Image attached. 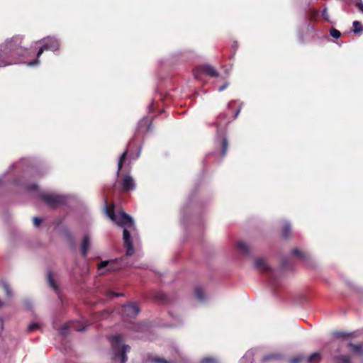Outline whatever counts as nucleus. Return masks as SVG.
Instances as JSON below:
<instances>
[{
	"mask_svg": "<svg viewBox=\"0 0 363 363\" xmlns=\"http://www.w3.org/2000/svg\"><path fill=\"white\" fill-rule=\"evenodd\" d=\"M353 32L354 33H358L363 30V26L357 21L353 22Z\"/></svg>",
	"mask_w": 363,
	"mask_h": 363,
	"instance_id": "nucleus-16",
	"label": "nucleus"
},
{
	"mask_svg": "<svg viewBox=\"0 0 363 363\" xmlns=\"http://www.w3.org/2000/svg\"><path fill=\"white\" fill-rule=\"evenodd\" d=\"M330 35L335 38H338L341 35V33L339 30H337L335 28H333L330 30Z\"/></svg>",
	"mask_w": 363,
	"mask_h": 363,
	"instance_id": "nucleus-21",
	"label": "nucleus"
},
{
	"mask_svg": "<svg viewBox=\"0 0 363 363\" xmlns=\"http://www.w3.org/2000/svg\"><path fill=\"white\" fill-rule=\"evenodd\" d=\"M59 46L60 43L56 39L51 38H47L43 39V47L39 49L37 53V57L38 58L45 50H50L55 51L59 48Z\"/></svg>",
	"mask_w": 363,
	"mask_h": 363,
	"instance_id": "nucleus-7",
	"label": "nucleus"
},
{
	"mask_svg": "<svg viewBox=\"0 0 363 363\" xmlns=\"http://www.w3.org/2000/svg\"><path fill=\"white\" fill-rule=\"evenodd\" d=\"M212 360H213V359H211V358H205V359H203V363H208V362H211Z\"/></svg>",
	"mask_w": 363,
	"mask_h": 363,
	"instance_id": "nucleus-37",
	"label": "nucleus"
},
{
	"mask_svg": "<svg viewBox=\"0 0 363 363\" xmlns=\"http://www.w3.org/2000/svg\"><path fill=\"white\" fill-rule=\"evenodd\" d=\"M38 62H39L38 59H37V60H35V61H33V62H28V65H29V66H33V65H38Z\"/></svg>",
	"mask_w": 363,
	"mask_h": 363,
	"instance_id": "nucleus-33",
	"label": "nucleus"
},
{
	"mask_svg": "<svg viewBox=\"0 0 363 363\" xmlns=\"http://www.w3.org/2000/svg\"><path fill=\"white\" fill-rule=\"evenodd\" d=\"M140 311L138 306L133 303H130L123 306L122 313L124 315L134 318L135 317Z\"/></svg>",
	"mask_w": 363,
	"mask_h": 363,
	"instance_id": "nucleus-8",
	"label": "nucleus"
},
{
	"mask_svg": "<svg viewBox=\"0 0 363 363\" xmlns=\"http://www.w3.org/2000/svg\"><path fill=\"white\" fill-rule=\"evenodd\" d=\"M122 338L121 335H114L111 338V344L113 352L114 360L119 359L121 363L127 361L126 353L129 351L130 347L127 345H121Z\"/></svg>",
	"mask_w": 363,
	"mask_h": 363,
	"instance_id": "nucleus-2",
	"label": "nucleus"
},
{
	"mask_svg": "<svg viewBox=\"0 0 363 363\" xmlns=\"http://www.w3.org/2000/svg\"><path fill=\"white\" fill-rule=\"evenodd\" d=\"M349 347L356 354H362L363 353V347L361 345L349 344Z\"/></svg>",
	"mask_w": 363,
	"mask_h": 363,
	"instance_id": "nucleus-14",
	"label": "nucleus"
},
{
	"mask_svg": "<svg viewBox=\"0 0 363 363\" xmlns=\"http://www.w3.org/2000/svg\"><path fill=\"white\" fill-rule=\"evenodd\" d=\"M233 102H230L228 104V107H230L232 105Z\"/></svg>",
	"mask_w": 363,
	"mask_h": 363,
	"instance_id": "nucleus-43",
	"label": "nucleus"
},
{
	"mask_svg": "<svg viewBox=\"0 0 363 363\" xmlns=\"http://www.w3.org/2000/svg\"><path fill=\"white\" fill-rule=\"evenodd\" d=\"M122 267L121 261L119 259L102 261L98 264V270L100 274L106 272H113L121 269Z\"/></svg>",
	"mask_w": 363,
	"mask_h": 363,
	"instance_id": "nucleus-3",
	"label": "nucleus"
},
{
	"mask_svg": "<svg viewBox=\"0 0 363 363\" xmlns=\"http://www.w3.org/2000/svg\"><path fill=\"white\" fill-rule=\"evenodd\" d=\"M255 268L260 272H265L269 269L267 263L262 258H257L255 260Z\"/></svg>",
	"mask_w": 363,
	"mask_h": 363,
	"instance_id": "nucleus-11",
	"label": "nucleus"
},
{
	"mask_svg": "<svg viewBox=\"0 0 363 363\" xmlns=\"http://www.w3.org/2000/svg\"><path fill=\"white\" fill-rule=\"evenodd\" d=\"M21 38L20 37H14L10 41L6 42V43L0 46V60L4 57L11 53L12 50L16 48V45L21 44Z\"/></svg>",
	"mask_w": 363,
	"mask_h": 363,
	"instance_id": "nucleus-6",
	"label": "nucleus"
},
{
	"mask_svg": "<svg viewBox=\"0 0 363 363\" xmlns=\"http://www.w3.org/2000/svg\"><path fill=\"white\" fill-rule=\"evenodd\" d=\"M69 328H72L77 331H82L85 329L84 327H83L81 323L77 322V321H72L69 322L63 325V327L61 328V334L62 335H65L67 333V330Z\"/></svg>",
	"mask_w": 363,
	"mask_h": 363,
	"instance_id": "nucleus-9",
	"label": "nucleus"
},
{
	"mask_svg": "<svg viewBox=\"0 0 363 363\" xmlns=\"http://www.w3.org/2000/svg\"><path fill=\"white\" fill-rule=\"evenodd\" d=\"M37 328H38V324L32 323V324L29 325L28 330L32 331V330H34L35 329H36Z\"/></svg>",
	"mask_w": 363,
	"mask_h": 363,
	"instance_id": "nucleus-29",
	"label": "nucleus"
},
{
	"mask_svg": "<svg viewBox=\"0 0 363 363\" xmlns=\"http://www.w3.org/2000/svg\"><path fill=\"white\" fill-rule=\"evenodd\" d=\"M33 222H34L35 226L38 227V226H39V225L41 223V219L35 217L33 218Z\"/></svg>",
	"mask_w": 363,
	"mask_h": 363,
	"instance_id": "nucleus-28",
	"label": "nucleus"
},
{
	"mask_svg": "<svg viewBox=\"0 0 363 363\" xmlns=\"http://www.w3.org/2000/svg\"><path fill=\"white\" fill-rule=\"evenodd\" d=\"M195 294H196V296L198 299H199V300H203V291L201 289H197L196 290Z\"/></svg>",
	"mask_w": 363,
	"mask_h": 363,
	"instance_id": "nucleus-22",
	"label": "nucleus"
},
{
	"mask_svg": "<svg viewBox=\"0 0 363 363\" xmlns=\"http://www.w3.org/2000/svg\"><path fill=\"white\" fill-rule=\"evenodd\" d=\"M301 361L300 358H294L291 359V363H298Z\"/></svg>",
	"mask_w": 363,
	"mask_h": 363,
	"instance_id": "nucleus-36",
	"label": "nucleus"
},
{
	"mask_svg": "<svg viewBox=\"0 0 363 363\" xmlns=\"http://www.w3.org/2000/svg\"><path fill=\"white\" fill-rule=\"evenodd\" d=\"M0 290L4 291L7 298L11 297V291L9 286L5 282H0Z\"/></svg>",
	"mask_w": 363,
	"mask_h": 363,
	"instance_id": "nucleus-13",
	"label": "nucleus"
},
{
	"mask_svg": "<svg viewBox=\"0 0 363 363\" xmlns=\"http://www.w3.org/2000/svg\"><path fill=\"white\" fill-rule=\"evenodd\" d=\"M122 188L125 191L133 190L135 188V184L133 179L130 176H125L122 181Z\"/></svg>",
	"mask_w": 363,
	"mask_h": 363,
	"instance_id": "nucleus-10",
	"label": "nucleus"
},
{
	"mask_svg": "<svg viewBox=\"0 0 363 363\" xmlns=\"http://www.w3.org/2000/svg\"><path fill=\"white\" fill-rule=\"evenodd\" d=\"M275 357H277V356H276V355H274V354L267 355V356H265V357H264V361H267V360H269V359H273V358H275Z\"/></svg>",
	"mask_w": 363,
	"mask_h": 363,
	"instance_id": "nucleus-31",
	"label": "nucleus"
},
{
	"mask_svg": "<svg viewBox=\"0 0 363 363\" xmlns=\"http://www.w3.org/2000/svg\"><path fill=\"white\" fill-rule=\"evenodd\" d=\"M203 74L211 77L218 76L217 71L212 66L208 65H202L194 69V76L196 79H200Z\"/></svg>",
	"mask_w": 363,
	"mask_h": 363,
	"instance_id": "nucleus-5",
	"label": "nucleus"
},
{
	"mask_svg": "<svg viewBox=\"0 0 363 363\" xmlns=\"http://www.w3.org/2000/svg\"><path fill=\"white\" fill-rule=\"evenodd\" d=\"M320 359V354L318 352H315L312 354L308 358V363H315L318 362Z\"/></svg>",
	"mask_w": 363,
	"mask_h": 363,
	"instance_id": "nucleus-15",
	"label": "nucleus"
},
{
	"mask_svg": "<svg viewBox=\"0 0 363 363\" xmlns=\"http://www.w3.org/2000/svg\"><path fill=\"white\" fill-rule=\"evenodd\" d=\"M322 16L325 19V20H328V11H327V9H325L323 12H322Z\"/></svg>",
	"mask_w": 363,
	"mask_h": 363,
	"instance_id": "nucleus-30",
	"label": "nucleus"
},
{
	"mask_svg": "<svg viewBox=\"0 0 363 363\" xmlns=\"http://www.w3.org/2000/svg\"><path fill=\"white\" fill-rule=\"evenodd\" d=\"M340 363H350V359L347 356H342L338 359Z\"/></svg>",
	"mask_w": 363,
	"mask_h": 363,
	"instance_id": "nucleus-23",
	"label": "nucleus"
},
{
	"mask_svg": "<svg viewBox=\"0 0 363 363\" xmlns=\"http://www.w3.org/2000/svg\"><path fill=\"white\" fill-rule=\"evenodd\" d=\"M37 186L35 185H33L32 186H30L29 189H35Z\"/></svg>",
	"mask_w": 363,
	"mask_h": 363,
	"instance_id": "nucleus-41",
	"label": "nucleus"
},
{
	"mask_svg": "<svg viewBox=\"0 0 363 363\" xmlns=\"http://www.w3.org/2000/svg\"><path fill=\"white\" fill-rule=\"evenodd\" d=\"M12 63H13V62H4V60H2V65H11V64H12Z\"/></svg>",
	"mask_w": 363,
	"mask_h": 363,
	"instance_id": "nucleus-39",
	"label": "nucleus"
},
{
	"mask_svg": "<svg viewBox=\"0 0 363 363\" xmlns=\"http://www.w3.org/2000/svg\"><path fill=\"white\" fill-rule=\"evenodd\" d=\"M90 246V239L88 235H85L82 243V253L85 256Z\"/></svg>",
	"mask_w": 363,
	"mask_h": 363,
	"instance_id": "nucleus-12",
	"label": "nucleus"
},
{
	"mask_svg": "<svg viewBox=\"0 0 363 363\" xmlns=\"http://www.w3.org/2000/svg\"><path fill=\"white\" fill-rule=\"evenodd\" d=\"M292 253L294 255H296V256H298V257H303V253L300 250H298L297 249L294 250L292 251Z\"/></svg>",
	"mask_w": 363,
	"mask_h": 363,
	"instance_id": "nucleus-27",
	"label": "nucleus"
},
{
	"mask_svg": "<svg viewBox=\"0 0 363 363\" xmlns=\"http://www.w3.org/2000/svg\"><path fill=\"white\" fill-rule=\"evenodd\" d=\"M228 149V142L225 138L223 140V145H222V155L224 156L226 154Z\"/></svg>",
	"mask_w": 363,
	"mask_h": 363,
	"instance_id": "nucleus-20",
	"label": "nucleus"
},
{
	"mask_svg": "<svg viewBox=\"0 0 363 363\" xmlns=\"http://www.w3.org/2000/svg\"><path fill=\"white\" fill-rule=\"evenodd\" d=\"M2 330H3V321L0 318V333L1 332Z\"/></svg>",
	"mask_w": 363,
	"mask_h": 363,
	"instance_id": "nucleus-38",
	"label": "nucleus"
},
{
	"mask_svg": "<svg viewBox=\"0 0 363 363\" xmlns=\"http://www.w3.org/2000/svg\"><path fill=\"white\" fill-rule=\"evenodd\" d=\"M41 198L47 204L52 207H57L65 202L64 196L52 193L43 194L41 195Z\"/></svg>",
	"mask_w": 363,
	"mask_h": 363,
	"instance_id": "nucleus-4",
	"label": "nucleus"
},
{
	"mask_svg": "<svg viewBox=\"0 0 363 363\" xmlns=\"http://www.w3.org/2000/svg\"><path fill=\"white\" fill-rule=\"evenodd\" d=\"M240 113V109L237 110L235 113V116H234V118H236L238 116V115Z\"/></svg>",
	"mask_w": 363,
	"mask_h": 363,
	"instance_id": "nucleus-40",
	"label": "nucleus"
},
{
	"mask_svg": "<svg viewBox=\"0 0 363 363\" xmlns=\"http://www.w3.org/2000/svg\"><path fill=\"white\" fill-rule=\"evenodd\" d=\"M107 296L108 297H118V296H122V294H116V293H114V292H112V291H108L107 292Z\"/></svg>",
	"mask_w": 363,
	"mask_h": 363,
	"instance_id": "nucleus-26",
	"label": "nucleus"
},
{
	"mask_svg": "<svg viewBox=\"0 0 363 363\" xmlns=\"http://www.w3.org/2000/svg\"><path fill=\"white\" fill-rule=\"evenodd\" d=\"M3 306H4L3 302H1V301H0V308H1V307H2Z\"/></svg>",
	"mask_w": 363,
	"mask_h": 363,
	"instance_id": "nucleus-42",
	"label": "nucleus"
},
{
	"mask_svg": "<svg viewBox=\"0 0 363 363\" xmlns=\"http://www.w3.org/2000/svg\"><path fill=\"white\" fill-rule=\"evenodd\" d=\"M335 335L336 337H344L345 335L343 333H341V332H337L335 333Z\"/></svg>",
	"mask_w": 363,
	"mask_h": 363,
	"instance_id": "nucleus-35",
	"label": "nucleus"
},
{
	"mask_svg": "<svg viewBox=\"0 0 363 363\" xmlns=\"http://www.w3.org/2000/svg\"><path fill=\"white\" fill-rule=\"evenodd\" d=\"M104 209L110 219L123 228V240L126 248V255H132L134 253V248L130 240V235L133 234L135 230L133 218L124 212H119L116 214L113 209H109L108 208L106 202Z\"/></svg>",
	"mask_w": 363,
	"mask_h": 363,
	"instance_id": "nucleus-1",
	"label": "nucleus"
},
{
	"mask_svg": "<svg viewBox=\"0 0 363 363\" xmlns=\"http://www.w3.org/2000/svg\"><path fill=\"white\" fill-rule=\"evenodd\" d=\"M48 281L49 282V284L50 286L55 290V291H57V285L55 284L52 277V274L50 272H49L48 274Z\"/></svg>",
	"mask_w": 363,
	"mask_h": 363,
	"instance_id": "nucleus-19",
	"label": "nucleus"
},
{
	"mask_svg": "<svg viewBox=\"0 0 363 363\" xmlns=\"http://www.w3.org/2000/svg\"><path fill=\"white\" fill-rule=\"evenodd\" d=\"M228 86V83H225L224 85L218 88V91H223Z\"/></svg>",
	"mask_w": 363,
	"mask_h": 363,
	"instance_id": "nucleus-34",
	"label": "nucleus"
},
{
	"mask_svg": "<svg viewBox=\"0 0 363 363\" xmlns=\"http://www.w3.org/2000/svg\"><path fill=\"white\" fill-rule=\"evenodd\" d=\"M126 155H127V151H125L122 155L121 156L120 159H119V161H118V171H117V173L118 174L121 167H122V164H123V161L125 160V157H126Z\"/></svg>",
	"mask_w": 363,
	"mask_h": 363,
	"instance_id": "nucleus-18",
	"label": "nucleus"
},
{
	"mask_svg": "<svg viewBox=\"0 0 363 363\" xmlns=\"http://www.w3.org/2000/svg\"><path fill=\"white\" fill-rule=\"evenodd\" d=\"M290 230V225L289 223H285L283 229V233L284 236L287 235L288 232Z\"/></svg>",
	"mask_w": 363,
	"mask_h": 363,
	"instance_id": "nucleus-25",
	"label": "nucleus"
},
{
	"mask_svg": "<svg viewBox=\"0 0 363 363\" xmlns=\"http://www.w3.org/2000/svg\"><path fill=\"white\" fill-rule=\"evenodd\" d=\"M238 249L243 253H247L248 252V246L247 245L243 242V241H240L238 242Z\"/></svg>",
	"mask_w": 363,
	"mask_h": 363,
	"instance_id": "nucleus-17",
	"label": "nucleus"
},
{
	"mask_svg": "<svg viewBox=\"0 0 363 363\" xmlns=\"http://www.w3.org/2000/svg\"><path fill=\"white\" fill-rule=\"evenodd\" d=\"M152 362H154L155 363H170V362H167V361H166L164 359L160 358V357L154 358L152 359Z\"/></svg>",
	"mask_w": 363,
	"mask_h": 363,
	"instance_id": "nucleus-24",
	"label": "nucleus"
},
{
	"mask_svg": "<svg viewBox=\"0 0 363 363\" xmlns=\"http://www.w3.org/2000/svg\"><path fill=\"white\" fill-rule=\"evenodd\" d=\"M357 6L363 13V3L362 1L357 2Z\"/></svg>",
	"mask_w": 363,
	"mask_h": 363,
	"instance_id": "nucleus-32",
	"label": "nucleus"
}]
</instances>
